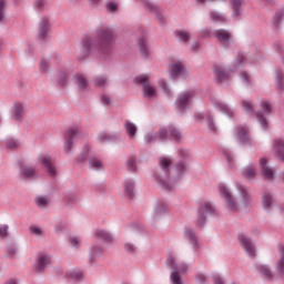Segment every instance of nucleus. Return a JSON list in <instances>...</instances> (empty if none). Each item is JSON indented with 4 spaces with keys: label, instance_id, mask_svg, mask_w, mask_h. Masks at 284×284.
<instances>
[{
    "label": "nucleus",
    "instance_id": "43",
    "mask_svg": "<svg viewBox=\"0 0 284 284\" xmlns=\"http://www.w3.org/2000/svg\"><path fill=\"white\" fill-rule=\"evenodd\" d=\"M4 148L11 151L17 150V148H19V142H17V140L12 138H8L7 140H4Z\"/></svg>",
    "mask_w": 284,
    "mask_h": 284
},
{
    "label": "nucleus",
    "instance_id": "31",
    "mask_svg": "<svg viewBox=\"0 0 284 284\" xmlns=\"http://www.w3.org/2000/svg\"><path fill=\"white\" fill-rule=\"evenodd\" d=\"M169 132L170 136L176 141V143H181V139H183V135L181 134V131L178 130L174 124H170L168 128H165Z\"/></svg>",
    "mask_w": 284,
    "mask_h": 284
},
{
    "label": "nucleus",
    "instance_id": "7",
    "mask_svg": "<svg viewBox=\"0 0 284 284\" xmlns=\"http://www.w3.org/2000/svg\"><path fill=\"white\" fill-rule=\"evenodd\" d=\"M219 190L222 199L226 201V205L231 212H239V203L236 202V197L232 196L230 189L225 184H220Z\"/></svg>",
    "mask_w": 284,
    "mask_h": 284
},
{
    "label": "nucleus",
    "instance_id": "12",
    "mask_svg": "<svg viewBox=\"0 0 284 284\" xmlns=\"http://www.w3.org/2000/svg\"><path fill=\"white\" fill-rule=\"evenodd\" d=\"M18 168H19V176H21V179H23L24 181H32V179L37 176V169H34V166H30L23 163L22 161H20L18 163Z\"/></svg>",
    "mask_w": 284,
    "mask_h": 284
},
{
    "label": "nucleus",
    "instance_id": "55",
    "mask_svg": "<svg viewBox=\"0 0 284 284\" xmlns=\"http://www.w3.org/2000/svg\"><path fill=\"white\" fill-rule=\"evenodd\" d=\"M124 250L129 254H135L136 253V245L130 242L124 243Z\"/></svg>",
    "mask_w": 284,
    "mask_h": 284
},
{
    "label": "nucleus",
    "instance_id": "42",
    "mask_svg": "<svg viewBox=\"0 0 284 284\" xmlns=\"http://www.w3.org/2000/svg\"><path fill=\"white\" fill-rule=\"evenodd\" d=\"M119 139V135H110L105 132H102L98 135V140H100L102 143H110V141H116Z\"/></svg>",
    "mask_w": 284,
    "mask_h": 284
},
{
    "label": "nucleus",
    "instance_id": "45",
    "mask_svg": "<svg viewBox=\"0 0 284 284\" xmlns=\"http://www.w3.org/2000/svg\"><path fill=\"white\" fill-rule=\"evenodd\" d=\"M75 83H77L79 90H84L85 88H88V80L85 78H83V75H77Z\"/></svg>",
    "mask_w": 284,
    "mask_h": 284
},
{
    "label": "nucleus",
    "instance_id": "5",
    "mask_svg": "<svg viewBox=\"0 0 284 284\" xmlns=\"http://www.w3.org/2000/svg\"><path fill=\"white\" fill-rule=\"evenodd\" d=\"M85 161H89L90 170H101L103 168V163L94 156V151H92L90 144H84L82 152L77 156V163L80 165Z\"/></svg>",
    "mask_w": 284,
    "mask_h": 284
},
{
    "label": "nucleus",
    "instance_id": "48",
    "mask_svg": "<svg viewBox=\"0 0 284 284\" xmlns=\"http://www.w3.org/2000/svg\"><path fill=\"white\" fill-rule=\"evenodd\" d=\"M64 201H65L67 205L77 203V193H72V192L68 191L67 193H64Z\"/></svg>",
    "mask_w": 284,
    "mask_h": 284
},
{
    "label": "nucleus",
    "instance_id": "9",
    "mask_svg": "<svg viewBox=\"0 0 284 284\" xmlns=\"http://www.w3.org/2000/svg\"><path fill=\"white\" fill-rule=\"evenodd\" d=\"M179 156L181 160L175 164V170L178 172V175L181 176L185 170H187V166L190 165V151L186 149H180L179 150Z\"/></svg>",
    "mask_w": 284,
    "mask_h": 284
},
{
    "label": "nucleus",
    "instance_id": "3",
    "mask_svg": "<svg viewBox=\"0 0 284 284\" xmlns=\"http://www.w3.org/2000/svg\"><path fill=\"white\" fill-rule=\"evenodd\" d=\"M261 109L262 111H254V106L252 105V102L247 100H242V108L246 114L252 115L255 114L258 123L262 125V128L267 129V119L263 114H270L272 112V105H270V102L262 100L261 102Z\"/></svg>",
    "mask_w": 284,
    "mask_h": 284
},
{
    "label": "nucleus",
    "instance_id": "37",
    "mask_svg": "<svg viewBox=\"0 0 284 284\" xmlns=\"http://www.w3.org/2000/svg\"><path fill=\"white\" fill-rule=\"evenodd\" d=\"M260 274L266 278V281H274V273H272V270L265 265H260L257 267Z\"/></svg>",
    "mask_w": 284,
    "mask_h": 284
},
{
    "label": "nucleus",
    "instance_id": "38",
    "mask_svg": "<svg viewBox=\"0 0 284 284\" xmlns=\"http://www.w3.org/2000/svg\"><path fill=\"white\" fill-rule=\"evenodd\" d=\"M272 203H274V197H272V194L266 193L262 197V205L266 212H270L272 210Z\"/></svg>",
    "mask_w": 284,
    "mask_h": 284
},
{
    "label": "nucleus",
    "instance_id": "15",
    "mask_svg": "<svg viewBox=\"0 0 284 284\" xmlns=\"http://www.w3.org/2000/svg\"><path fill=\"white\" fill-rule=\"evenodd\" d=\"M239 241L246 254H248L251 258H254V256H256V247L254 243H252V239L245 236V234H240Z\"/></svg>",
    "mask_w": 284,
    "mask_h": 284
},
{
    "label": "nucleus",
    "instance_id": "14",
    "mask_svg": "<svg viewBox=\"0 0 284 284\" xmlns=\"http://www.w3.org/2000/svg\"><path fill=\"white\" fill-rule=\"evenodd\" d=\"M158 139L162 142L168 141V129L165 126L161 128L159 132L146 133L144 135V141L146 145H152V143H154V141H156Z\"/></svg>",
    "mask_w": 284,
    "mask_h": 284
},
{
    "label": "nucleus",
    "instance_id": "52",
    "mask_svg": "<svg viewBox=\"0 0 284 284\" xmlns=\"http://www.w3.org/2000/svg\"><path fill=\"white\" fill-rule=\"evenodd\" d=\"M161 214H165V204L163 203H159L153 212V216L154 219H159V216H161Z\"/></svg>",
    "mask_w": 284,
    "mask_h": 284
},
{
    "label": "nucleus",
    "instance_id": "29",
    "mask_svg": "<svg viewBox=\"0 0 284 284\" xmlns=\"http://www.w3.org/2000/svg\"><path fill=\"white\" fill-rule=\"evenodd\" d=\"M23 116H26V109L22 103L14 104L13 118L17 123H21Z\"/></svg>",
    "mask_w": 284,
    "mask_h": 284
},
{
    "label": "nucleus",
    "instance_id": "61",
    "mask_svg": "<svg viewBox=\"0 0 284 284\" xmlns=\"http://www.w3.org/2000/svg\"><path fill=\"white\" fill-rule=\"evenodd\" d=\"M200 37L202 39H207V37H212V29L204 28L200 31Z\"/></svg>",
    "mask_w": 284,
    "mask_h": 284
},
{
    "label": "nucleus",
    "instance_id": "22",
    "mask_svg": "<svg viewBox=\"0 0 284 284\" xmlns=\"http://www.w3.org/2000/svg\"><path fill=\"white\" fill-rule=\"evenodd\" d=\"M230 6L232 8V18L235 21H241L242 8H243V0H229Z\"/></svg>",
    "mask_w": 284,
    "mask_h": 284
},
{
    "label": "nucleus",
    "instance_id": "16",
    "mask_svg": "<svg viewBox=\"0 0 284 284\" xmlns=\"http://www.w3.org/2000/svg\"><path fill=\"white\" fill-rule=\"evenodd\" d=\"M49 31L50 20H48V17H42L38 27V39H40L41 41H45Z\"/></svg>",
    "mask_w": 284,
    "mask_h": 284
},
{
    "label": "nucleus",
    "instance_id": "49",
    "mask_svg": "<svg viewBox=\"0 0 284 284\" xmlns=\"http://www.w3.org/2000/svg\"><path fill=\"white\" fill-rule=\"evenodd\" d=\"M67 274L71 281H81L83 278V273L81 271H69Z\"/></svg>",
    "mask_w": 284,
    "mask_h": 284
},
{
    "label": "nucleus",
    "instance_id": "13",
    "mask_svg": "<svg viewBox=\"0 0 284 284\" xmlns=\"http://www.w3.org/2000/svg\"><path fill=\"white\" fill-rule=\"evenodd\" d=\"M144 4L145 10H149V12L155 13V19L163 26L165 23L168 17L163 16V9L154 3H151L150 0H141Z\"/></svg>",
    "mask_w": 284,
    "mask_h": 284
},
{
    "label": "nucleus",
    "instance_id": "11",
    "mask_svg": "<svg viewBox=\"0 0 284 284\" xmlns=\"http://www.w3.org/2000/svg\"><path fill=\"white\" fill-rule=\"evenodd\" d=\"M79 136V128L73 126L65 131V139H64V152L65 154H71L72 145H74V139Z\"/></svg>",
    "mask_w": 284,
    "mask_h": 284
},
{
    "label": "nucleus",
    "instance_id": "46",
    "mask_svg": "<svg viewBox=\"0 0 284 284\" xmlns=\"http://www.w3.org/2000/svg\"><path fill=\"white\" fill-rule=\"evenodd\" d=\"M58 83L59 85H61L62 88L68 85V73H65V71H60L58 73Z\"/></svg>",
    "mask_w": 284,
    "mask_h": 284
},
{
    "label": "nucleus",
    "instance_id": "21",
    "mask_svg": "<svg viewBox=\"0 0 284 284\" xmlns=\"http://www.w3.org/2000/svg\"><path fill=\"white\" fill-rule=\"evenodd\" d=\"M260 168H261V174L262 176H264V179H267V181L274 180V170L267 166V159L262 158L260 160Z\"/></svg>",
    "mask_w": 284,
    "mask_h": 284
},
{
    "label": "nucleus",
    "instance_id": "39",
    "mask_svg": "<svg viewBox=\"0 0 284 284\" xmlns=\"http://www.w3.org/2000/svg\"><path fill=\"white\" fill-rule=\"evenodd\" d=\"M101 254H103L101 247L97 245L91 246L89 252V263H94V258H97V256H101Z\"/></svg>",
    "mask_w": 284,
    "mask_h": 284
},
{
    "label": "nucleus",
    "instance_id": "20",
    "mask_svg": "<svg viewBox=\"0 0 284 284\" xmlns=\"http://www.w3.org/2000/svg\"><path fill=\"white\" fill-rule=\"evenodd\" d=\"M41 165L47 170L49 176H57V169L52 164V158L50 155H45L39 159Z\"/></svg>",
    "mask_w": 284,
    "mask_h": 284
},
{
    "label": "nucleus",
    "instance_id": "41",
    "mask_svg": "<svg viewBox=\"0 0 284 284\" xmlns=\"http://www.w3.org/2000/svg\"><path fill=\"white\" fill-rule=\"evenodd\" d=\"M174 34L181 43H187V41H190V33L184 30H176Z\"/></svg>",
    "mask_w": 284,
    "mask_h": 284
},
{
    "label": "nucleus",
    "instance_id": "19",
    "mask_svg": "<svg viewBox=\"0 0 284 284\" xmlns=\"http://www.w3.org/2000/svg\"><path fill=\"white\" fill-rule=\"evenodd\" d=\"M50 263H52L50 255L40 254L36 262L34 272L41 274L45 270V265H50Z\"/></svg>",
    "mask_w": 284,
    "mask_h": 284
},
{
    "label": "nucleus",
    "instance_id": "28",
    "mask_svg": "<svg viewBox=\"0 0 284 284\" xmlns=\"http://www.w3.org/2000/svg\"><path fill=\"white\" fill-rule=\"evenodd\" d=\"M275 80H276V88L280 92L284 90V72L283 69L276 68L275 69Z\"/></svg>",
    "mask_w": 284,
    "mask_h": 284
},
{
    "label": "nucleus",
    "instance_id": "1",
    "mask_svg": "<svg viewBox=\"0 0 284 284\" xmlns=\"http://www.w3.org/2000/svg\"><path fill=\"white\" fill-rule=\"evenodd\" d=\"M116 33L113 28L108 26L99 27L95 30V38L85 36L80 41V51L77 54L78 61H85L92 54L97 52L101 59H109L114 50V40Z\"/></svg>",
    "mask_w": 284,
    "mask_h": 284
},
{
    "label": "nucleus",
    "instance_id": "26",
    "mask_svg": "<svg viewBox=\"0 0 284 284\" xmlns=\"http://www.w3.org/2000/svg\"><path fill=\"white\" fill-rule=\"evenodd\" d=\"M236 139L242 145H250V136H247V131L245 130V128H237Z\"/></svg>",
    "mask_w": 284,
    "mask_h": 284
},
{
    "label": "nucleus",
    "instance_id": "2",
    "mask_svg": "<svg viewBox=\"0 0 284 284\" xmlns=\"http://www.w3.org/2000/svg\"><path fill=\"white\" fill-rule=\"evenodd\" d=\"M159 165L161 171L155 172L153 176L162 190L172 192L173 185L170 183V165H172V161L168 158H162L159 161Z\"/></svg>",
    "mask_w": 284,
    "mask_h": 284
},
{
    "label": "nucleus",
    "instance_id": "17",
    "mask_svg": "<svg viewBox=\"0 0 284 284\" xmlns=\"http://www.w3.org/2000/svg\"><path fill=\"white\" fill-rule=\"evenodd\" d=\"M215 38L223 45V48H227L229 43L232 41V32L225 29H219L215 31Z\"/></svg>",
    "mask_w": 284,
    "mask_h": 284
},
{
    "label": "nucleus",
    "instance_id": "47",
    "mask_svg": "<svg viewBox=\"0 0 284 284\" xmlns=\"http://www.w3.org/2000/svg\"><path fill=\"white\" fill-rule=\"evenodd\" d=\"M209 17L215 23H225V18H223V16H221L214 11H210Z\"/></svg>",
    "mask_w": 284,
    "mask_h": 284
},
{
    "label": "nucleus",
    "instance_id": "32",
    "mask_svg": "<svg viewBox=\"0 0 284 284\" xmlns=\"http://www.w3.org/2000/svg\"><path fill=\"white\" fill-rule=\"evenodd\" d=\"M213 105L214 108L220 110V112H222L223 114H226L229 119H232V116L234 115V112L232 111V109H230V106L223 102H214Z\"/></svg>",
    "mask_w": 284,
    "mask_h": 284
},
{
    "label": "nucleus",
    "instance_id": "18",
    "mask_svg": "<svg viewBox=\"0 0 284 284\" xmlns=\"http://www.w3.org/2000/svg\"><path fill=\"white\" fill-rule=\"evenodd\" d=\"M236 190L240 193L243 205L247 207V205L252 203V194H250V190L243 183H237Z\"/></svg>",
    "mask_w": 284,
    "mask_h": 284
},
{
    "label": "nucleus",
    "instance_id": "64",
    "mask_svg": "<svg viewBox=\"0 0 284 284\" xmlns=\"http://www.w3.org/2000/svg\"><path fill=\"white\" fill-rule=\"evenodd\" d=\"M0 236H8V225L0 226Z\"/></svg>",
    "mask_w": 284,
    "mask_h": 284
},
{
    "label": "nucleus",
    "instance_id": "57",
    "mask_svg": "<svg viewBox=\"0 0 284 284\" xmlns=\"http://www.w3.org/2000/svg\"><path fill=\"white\" fill-rule=\"evenodd\" d=\"M36 203H37L38 207H45V205H48V197L38 196V197H36Z\"/></svg>",
    "mask_w": 284,
    "mask_h": 284
},
{
    "label": "nucleus",
    "instance_id": "59",
    "mask_svg": "<svg viewBox=\"0 0 284 284\" xmlns=\"http://www.w3.org/2000/svg\"><path fill=\"white\" fill-rule=\"evenodd\" d=\"M105 8L106 12H116V10H119V4L115 2H108Z\"/></svg>",
    "mask_w": 284,
    "mask_h": 284
},
{
    "label": "nucleus",
    "instance_id": "36",
    "mask_svg": "<svg viewBox=\"0 0 284 284\" xmlns=\"http://www.w3.org/2000/svg\"><path fill=\"white\" fill-rule=\"evenodd\" d=\"M242 176H244V179H247V180L254 179V176H256L254 164H248L247 166H245L242 170Z\"/></svg>",
    "mask_w": 284,
    "mask_h": 284
},
{
    "label": "nucleus",
    "instance_id": "51",
    "mask_svg": "<svg viewBox=\"0 0 284 284\" xmlns=\"http://www.w3.org/2000/svg\"><path fill=\"white\" fill-rule=\"evenodd\" d=\"M6 8L7 1L0 0V23H6Z\"/></svg>",
    "mask_w": 284,
    "mask_h": 284
},
{
    "label": "nucleus",
    "instance_id": "56",
    "mask_svg": "<svg viewBox=\"0 0 284 284\" xmlns=\"http://www.w3.org/2000/svg\"><path fill=\"white\" fill-rule=\"evenodd\" d=\"M159 87L164 92V94H166V97H171V92L170 89L168 88V82H165V80H160Z\"/></svg>",
    "mask_w": 284,
    "mask_h": 284
},
{
    "label": "nucleus",
    "instance_id": "40",
    "mask_svg": "<svg viewBox=\"0 0 284 284\" xmlns=\"http://www.w3.org/2000/svg\"><path fill=\"white\" fill-rule=\"evenodd\" d=\"M124 128L129 139H134V136L136 135V125L130 121H125Z\"/></svg>",
    "mask_w": 284,
    "mask_h": 284
},
{
    "label": "nucleus",
    "instance_id": "58",
    "mask_svg": "<svg viewBox=\"0 0 284 284\" xmlns=\"http://www.w3.org/2000/svg\"><path fill=\"white\" fill-rule=\"evenodd\" d=\"M240 79H242V83H243L244 85L250 87V84H251V82H250V74H247V72L242 71V72L240 73Z\"/></svg>",
    "mask_w": 284,
    "mask_h": 284
},
{
    "label": "nucleus",
    "instance_id": "62",
    "mask_svg": "<svg viewBox=\"0 0 284 284\" xmlns=\"http://www.w3.org/2000/svg\"><path fill=\"white\" fill-rule=\"evenodd\" d=\"M105 81H108V78H105V77H97L94 79V85L95 87L105 85Z\"/></svg>",
    "mask_w": 284,
    "mask_h": 284
},
{
    "label": "nucleus",
    "instance_id": "33",
    "mask_svg": "<svg viewBox=\"0 0 284 284\" xmlns=\"http://www.w3.org/2000/svg\"><path fill=\"white\" fill-rule=\"evenodd\" d=\"M171 77H181L185 72V67L183 63L176 62L170 65Z\"/></svg>",
    "mask_w": 284,
    "mask_h": 284
},
{
    "label": "nucleus",
    "instance_id": "24",
    "mask_svg": "<svg viewBox=\"0 0 284 284\" xmlns=\"http://www.w3.org/2000/svg\"><path fill=\"white\" fill-rule=\"evenodd\" d=\"M213 72L215 74V79L217 80V83H222L223 81H227L230 79V73L225 71L221 65L215 64Z\"/></svg>",
    "mask_w": 284,
    "mask_h": 284
},
{
    "label": "nucleus",
    "instance_id": "50",
    "mask_svg": "<svg viewBox=\"0 0 284 284\" xmlns=\"http://www.w3.org/2000/svg\"><path fill=\"white\" fill-rule=\"evenodd\" d=\"M283 17H284V11H277L273 18V26L275 28H278V26H281V22L283 21Z\"/></svg>",
    "mask_w": 284,
    "mask_h": 284
},
{
    "label": "nucleus",
    "instance_id": "54",
    "mask_svg": "<svg viewBox=\"0 0 284 284\" xmlns=\"http://www.w3.org/2000/svg\"><path fill=\"white\" fill-rule=\"evenodd\" d=\"M247 58L241 51L237 52V57L235 58V68H239V65H243L245 63Z\"/></svg>",
    "mask_w": 284,
    "mask_h": 284
},
{
    "label": "nucleus",
    "instance_id": "30",
    "mask_svg": "<svg viewBox=\"0 0 284 284\" xmlns=\"http://www.w3.org/2000/svg\"><path fill=\"white\" fill-rule=\"evenodd\" d=\"M206 125L207 130L211 131L213 134H216V122L214 121V115L211 111L205 112Z\"/></svg>",
    "mask_w": 284,
    "mask_h": 284
},
{
    "label": "nucleus",
    "instance_id": "27",
    "mask_svg": "<svg viewBox=\"0 0 284 284\" xmlns=\"http://www.w3.org/2000/svg\"><path fill=\"white\" fill-rule=\"evenodd\" d=\"M278 252H280L281 258L277 261L276 272H278L280 276L284 278V246L283 245H278Z\"/></svg>",
    "mask_w": 284,
    "mask_h": 284
},
{
    "label": "nucleus",
    "instance_id": "10",
    "mask_svg": "<svg viewBox=\"0 0 284 284\" xmlns=\"http://www.w3.org/2000/svg\"><path fill=\"white\" fill-rule=\"evenodd\" d=\"M192 97H194V93L192 91L183 92L178 97L175 101V106L180 114L185 113V110H187V105H190Z\"/></svg>",
    "mask_w": 284,
    "mask_h": 284
},
{
    "label": "nucleus",
    "instance_id": "44",
    "mask_svg": "<svg viewBox=\"0 0 284 284\" xmlns=\"http://www.w3.org/2000/svg\"><path fill=\"white\" fill-rule=\"evenodd\" d=\"M126 170L129 172H136V159L134 156H129L126 160Z\"/></svg>",
    "mask_w": 284,
    "mask_h": 284
},
{
    "label": "nucleus",
    "instance_id": "34",
    "mask_svg": "<svg viewBox=\"0 0 284 284\" xmlns=\"http://www.w3.org/2000/svg\"><path fill=\"white\" fill-rule=\"evenodd\" d=\"M95 236H98V239H100V241H103L104 243H112L113 241L112 234L102 229L95 232Z\"/></svg>",
    "mask_w": 284,
    "mask_h": 284
},
{
    "label": "nucleus",
    "instance_id": "53",
    "mask_svg": "<svg viewBox=\"0 0 284 284\" xmlns=\"http://www.w3.org/2000/svg\"><path fill=\"white\" fill-rule=\"evenodd\" d=\"M45 6H48V0H36L34 8L39 12H43L45 10Z\"/></svg>",
    "mask_w": 284,
    "mask_h": 284
},
{
    "label": "nucleus",
    "instance_id": "23",
    "mask_svg": "<svg viewBox=\"0 0 284 284\" xmlns=\"http://www.w3.org/2000/svg\"><path fill=\"white\" fill-rule=\"evenodd\" d=\"M184 239H186V241L192 244L194 250L199 247V237L196 236V233H194L193 227L186 226L184 229Z\"/></svg>",
    "mask_w": 284,
    "mask_h": 284
},
{
    "label": "nucleus",
    "instance_id": "35",
    "mask_svg": "<svg viewBox=\"0 0 284 284\" xmlns=\"http://www.w3.org/2000/svg\"><path fill=\"white\" fill-rule=\"evenodd\" d=\"M124 192L131 201L132 199H134V181L132 180L124 181Z\"/></svg>",
    "mask_w": 284,
    "mask_h": 284
},
{
    "label": "nucleus",
    "instance_id": "60",
    "mask_svg": "<svg viewBox=\"0 0 284 284\" xmlns=\"http://www.w3.org/2000/svg\"><path fill=\"white\" fill-rule=\"evenodd\" d=\"M29 232L31 234H34L36 236H41V234H43V231H41V229H39V227L34 226V225H31L29 227Z\"/></svg>",
    "mask_w": 284,
    "mask_h": 284
},
{
    "label": "nucleus",
    "instance_id": "4",
    "mask_svg": "<svg viewBox=\"0 0 284 284\" xmlns=\"http://www.w3.org/2000/svg\"><path fill=\"white\" fill-rule=\"evenodd\" d=\"M165 265L172 270L170 274L171 284H183V277H181V274H185V272H187V264H176V258H174V255L170 253L165 261Z\"/></svg>",
    "mask_w": 284,
    "mask_h": 284
},
{
    "label": "nucleus",
    "instance_id": "25",
    "mask_svg": "<svg viewBox=\"0 0 284 284\" xmlns=\"http://www.w3.org/2000/svg\"><path fill=\"white\" fill-rule=\"evenodd\" d=\"M138 45L140 48V54L143 59H148L150 57V47H148V40L143 37L138 39Z\"/></svg>",
    "mask_w": 284,
    "mask_h": 284
},
{
    "label": "nucleus",
    "instance_id": "8",
    "mask_svg": "<svg viewBox=\"0 0 284 284\" xmlns=\"http://www.w3.org/2000/svg\"><path fill=\"white\" fill-rule=\"evenodd\" d=\"M215 210L214 206H212V203L206 202L204 204H201L197 209V225L203 227L205 225V222L207 221V215L214 214Z\"/></svg>",
    "mask_w": 284,
    "mask_h": 284
},
{
    "label": "nucleus",
    "instance_id": "63",
    "mask_svg": "<svg viewBox=\"0 0 284 284\" xmlns=\"http://www.w3.org/2000/svg\"><path fill=\"white\" fill-rule=\"evenodd\" d=\"M40 72H48V60H40Z\"/></svg>",
    "mask_w": 284,
    "mask_h": 284
},
{
    "label": "nucleus",
    "instance_id": "6",
    "mask_svg": "<svg viewBox=\"0 0 284 284\" xmlns=\"http://www.w3.org/2000/svg\"><path fill=\"white\" fill-rule=\"evenodd\" d=\"M134 83L136 85H142V92L144 99H155L156 89L150 82V75L148 74H139L134 78Z\"/></svg>",
    "mask_w": 284,
    "mask_h": 284
}]
</instances>
